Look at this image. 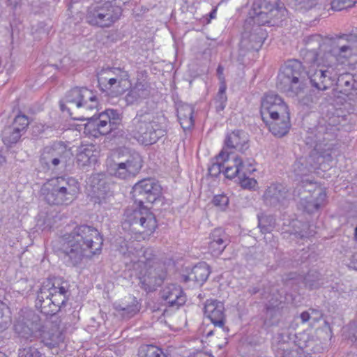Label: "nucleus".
<instances>
[{
    "label": "nucleus",
    "instance_id": "nucleus-1",
    "mask_svg": "<svg viewBox=\"0 0 357 357\" xmlns=\"http://www.w3.org/2000/svg\"><path fill=\"white\" fill-rule=\"evenodd\" d=\"M305 60L310 63L306 72L298 60L288 61L278 76L277 88L288 96L301 94L306 86V75L312 86L324 91L331 86L340 73L322 50H310L305 45Z\"/></svg>",
    "mask_w": 357,
    "mask_h": 357
},
{
    "label": "nucleus",
    "instance_id": "nucleus-2",
    "mask_svg": "<svg viewBox=\"0 0 357 357\" xmlns=\"http://www.w3.org/2000/svg\"><path fill=\"white\" fill-rule=\"evenodd\" d=\"M60 107L73 119L87 120L84 133L96 138L110 132L120 121L119 113L112 109H106L98 117L91 116L90 113L98 107V100L94 93L86 88L71 89L60 102Z\"/></svg>",
    "mask_w": 357,
    "mask_h": 357
},
{
    "label": "nucleus",
    "instance_id": "nucleus-3",
    "mask_svg": "<svg viewBox=\"0 0 357 357\" xmlns=\"http://www.w3.org/2000/svg\"><path fill=\"white\" fill-rule=\"evenodd\" d=\"M161 190L158 182L152 178H145L135 184L132 192L138 208L126 211L122 225L123 229L139 233L143 235V239L155 231L157 227L155 218L143 204L155 202L161 195Z\"/></svg>",
    "mask_w": 357,
    "mask_h": 357
},
{
    "label": "nucleus",
    "instance_id": "nucleus-4",
    "mask_svg": "<svg viewBox=\"0 0 357 357\" xmlns=\"http://www.w3.org/2000/svg\"><path fill=\"white\" fill-rule=\"evenodd\" d=\"M103 239L93 227L80 225L60 240L59 255L68 266H77L84 257L100 253Z\"/></svg>",
    "mask_w": 357,
    "mask_h": 357
},
{
    "label": "nucleus",
    "instance_id": "nucleus-5",
    "mask_svg": "<svg viewBox=\"0 0 357 357\" xmlns=\"http://www.w3.org/2000/svg\"><path fill=\"white\" fill-rule=\"evenodd\" d=\"M310 50H320L337 66L340 72L346 66L357 63V36L343 34L336 38H323L315 34L305 39Z\"/></svg>",
    "mask_w": 357,
    "mask_h": 357
},
{
    "label": "nucleus",
    "instance_id": "nucleus-6",
    "mask_svg": "<svg viewBox=\"0 0 357 357\" xmlns=\"http://www.w3.org/2000/svg\"><path fill=\"white\" fill-rule=\"evenodd\" d=\"M120 252L124 257L125 264L132 268L144 284L150 287L160 285L165 278V273L158 270L151 250H143L139 240L126 241L121 245Z\"/></svg>",
    "mask_w": 357,
    "mask_h": 357
},
{
    "label": "nucleus",
    "instance_id": "nucleus-7",
    "mask_svg": "<svg viewBox=\"0 0 357 357\" xmlns=\"http://www.w3.org/2000/svg\"><path fill=\"white\" fill-rule=\"evenodd\" d=\"M167 119L151 112L137 114L132 120L131 136L143 145L155 144L165 133Z\"/></svg>",
    "mask_w": 357,
    "mask_h": 357
},
{
    "label": "nucleus",
    "instance_id": "nucleus-8",
    "mask_svg": "<svg viewBox=\"0 0 357 357\" xmlns=\"http://www.w3.org/2000/svg\"><path fill=\"white\" fill-rule=\"evenodd\" d=\"M40 192L49 204H68L77 197L79 185L77 181L72 177L57 176L45 182Z\"/></svg>",
    "mask_w": 357,
    "mask_h": 357
},
{
    "label": "nucleus",
    "instance_id": "nucleus-9",
    "mask_svg": "<svg viewBox=\"0 0 357 357\" xmlns=\"http://www.w3.org/2000/svg\"><path fill=\"white\" fill-rule=\"evenodd\" d=\"M14 329L22 340L32 342L35 338L39 337L49 347H54L63 340L62 333L56 326H45L40 330L36 317H34V320L19 318L14 325Z\"/></svg>",
    "mask_w": 357,
    "mask_h": 357
},
{
    "label": "nucleus",
    "instance_id": "nucleus-10",
    "mask_svg": "<svg viewBox=\"0 0 357 357\" xmlns=\"http://www.w3.org/2000/svg\"><path fill=\"white\" fill-rule=\"evenodd\" d=\"M68 299L66 287L59 281H45L37 295L36 307L46 315L56 314Z\"/></svg>",
    "mask_w": 357,
    "mask_h": 357
},
{
    "label": "nucleus",
    "instance_id": "nucleus-11",
    "mask_svg": "<svg viewBox=\"0 0 357 357\" xmlns=\"http://www.w3.org/2000/svg\"><path fill=\"white\" fill-rule=\"evenodd\" d=\"M142 167V159L136 152L126 149L116 151L110 160H107L109 173L121 179L135 176Z\"/></svg>",
    "mask_w": 357,
    "mask_h": 357
},
{
    "label": "nucleus",
    "instance_id": "nucleus-12",
    "mask_svg": "<svg viewBox=\"0 0 357 357\" xmlns=\"http://www.w3.org/2000/svg\"><path fill=\"white\" fill-rule=\"evenodd\" d=\"M297 344L291 342L287 333H279L273 337L272 349L275 357H312L306 354L304 349L312 348L313 351L314 340L307 333H300L297 336Z\"/></svg>",
    "mask_w": 357,
    "mask_h": 357
},
{
    "label": "nucleus",
    "instance_id": "nucleus-13",
    "mask_svg": "<svg viewBox=\"0 0 357 357\" xmlns=\"http://www.w3.org/2000/svg\"><path fill=\"white\" fill-rule=\"evenodd\" d=\"M286 13L279 0H256L249 14L254 23L261 26L271 23L272 20H281Z\"/></svg>",
    "mask_w": 357,
    "mask_h": 357
},
{
    "label": "nucleus",
    "instance_id": "nucleus-14",
    "mask_svg": "<svg viewBox=\"0 0 357 357\" xmlns=\"http://www.w3.org/2000/svg\"><path fill=\"white\" fill-rule=\"evenodd\" d=\"M121 15V8L111 2H97L89 6L86 20L91 25L109 27L119 19Z\"/></svg>",
    "mask_w": 357,
    "mask_h": 357
},
{
    "label": "nucleus",
    "instance_id": "nucleus-15",
    "mask_svg": "<svg viewBox=\"0 0 357 357\" xmlns=\"http://www.w3.org/2000/svg\"><path fill=\"white\" fill-rule=\"evenodd\" d=\"M98 80L115 96L123 94L131 85L128 72L120 68L102 70L98 75Z\"/></svg>",
    "mask_w": 357,
    "mask_h": 357
},
{
    "label": "nucleus",
    "instance_id": "nucleus-16",
    "mask_svg": "<svg viewBox=\"0 0 357 357\" xmlns=\"http://www.w3.org/2000/svg\"><path fill=\"white\" fill-rule=\"evenodd\" d=\"M303 191L301 194L300 205L307 213H314L323 206L326 199L324 189L311 181H303Z\"/></svg>",
    "mask_w": 357,
    "mask_h": 357
},
{
    "label": "nucleus",
    "instance_id": "nucleus-17",
    "mask_svg": "<svg viewBox=\"0 0 357 357\" xmlns=\"http://www.w3.org/2000/svg\"><path fill=\"white\" fill-rule=\"evenodd\" d=\"M70 155V150L63 142H54L43 149L40 162L48 169H54L60 164H65Z\"/></svg>",
    "mask_w": 357,
    "mask_h": 357
},
{
    "label": "nucleus",
    "instance_id": "nucleus-18",
    "mask_svg": "<svg viewBox=\"0 0 357 357\" xmlns=\"http://www.w3.org/2000/svg\"><path fill=\"white\" fill-rule=\"evenodd\" d=\"M225 152L223 158L224 174L228 178L239 177L241 175L251 174L255 169L252 168V160H244L242 158L234 155L233 152H227V149H222Z\"/></svg>",
    "mask_w": 357,
    "mask_h": 357
},
{
    "label": "nucleus",
    "instance_id": "nucleus-19",
    "mask_svg": "<svg viewBox=\"0 0 357 357\" xmlns=\"http://www.w3.org/2000/svg\"><path fill=\"white\" fill-rule=\"evenodd\" d=\"M324 128L319 126L312 129L307 132L306 137V144L314 148L313 155H319L320 158L326 159L327 161L331 160L332 144L326 142V138L324 132Z\"/></svg>",
    "mask_w": 357,
    "mask_h": 357
},
{
    "label": "nucleus",
    "instance_id": "nucleus-20",
    "mask_svg": "<svg viewBox=\"0 0 357 357\" xmlns=\"http://www.w3.org/2000/svg\"><path fill=\"white\" fill-rule=\"evenodd\" d=\"M289 110L287 105L277 94L269 93L264 96L261 103V116L263 119H270Z\"/></svg>",
    "mask_w": 357,
    "mask_h": 357
},
{
    "label": "nucleus",
    "instance_id": "nucleus-21",
    "mask_svg": "<svg viewBox=\"0 0 357 357\" xmlns=\"http://www.w3.org/2000/svg\"><path fill=\"white\" fill-rule=\"evenodd\" d=\"M263 121L274 136L282 137L288 133L291 126L289 110Z\"/></svg>",
    "mask_w": 357,
    "mask_h": 357
},
{
    "label": "nucleus",
    "instance_id": "nucleus-22",
    "mask_svg": "<svg viewBox=\"0 0 357 357\" xmlns=\"http://www.w3.org/2000/svg\"><path fill=\"white\" fill-rule=\"evenodd\" d=\"M204 314L214 326L224 330L225 314L222 302L214 299L207 300L204 305Z\"/></svg>",
    "mask_w": 357,
    "mask_h": 357
},
{
    "label": "nucleus",
    "instance_id": "nucleus-23",
    "mask_svg": "<svg viewBox=\"0 0 357 357\" xmlns=\"http://www.w3.org/2000/svg\"><path fill=\"white\" fill-rule=\"evenodd\" d=\"M130 87V91L124 98L127 105H138L150 96V86L145 79H138L132 86Z\"/></svg>",
    "mask_w": 357,
    "mask_h": 357
},
{
    "label": "nucleus",
    "instance_id": "nucleus-24",
    "mask_svg": "<svg viewBox=\"0 0 357 357\" xmlns=\"http://www.w3.org/2000/svg\"><path fill=\"white\" fill-rule=\"evenodd\" d=\"M230 242L229 236L222 228L214 229L209 236L208 251L213 256H220Z\"/></svg>",
    "mask_w": 357,
    "mask_h": 357
},
{
    "label": "nucleus",
    "instance_id": "nucleus-25",
    "mask_svg": "<svg viewBox=\"0 0 357 357\" xmlns=\"http://www.w3.org/2000/svg\"><path fill=\"white\" fill-rule=\"evenodd\" d=\"M161 297L170 306L178 307L186 301L181 287L176 284L166 285L161 291Z\"/></svg>",
    "mask_w": 357,
    "mask_h": 357
},
{
    "label": "nucleus",
    "instance_id": "nucleus-26",
    "mask_svg": "<svg viewBox=\"0 0 357 357\" xmlns=\"http://www.w3.org/2000/svg\"><path fill=\"white\" fill-rule=\"evenodd\" d=\"M287 190L280 183H272L264 194V201L266 205L277 206L287 198Z\"/></svg>",
    "mask_w": 357,
    "mask_h": 357
},
{
    "label": "nucleus",
    "instance_id": "nucleus-27",
    "mask_svg": "<svg viewBox=\"0 0 357 357\" xmlns=\"http://www.w3.org/2000/svg\"><path fill=\"white\" fill-rule=\"evenodd\" d=\"M248 137L245 132L236 130L227 135L222 149H227V152H233V150L241 152L248 149Z\"/></svg>",
    "mask_w": 357,
    "mask_h": 357
},
{
    "label": "nucleus",
    "instance_id": "nucleus-28",
    "mask_svg": "<svg viewBox=\"0 0 357 357\" xmlns=\"http://www.w3.org/2000/svg\"><path fill=\"white\" fill-rule=\"evenodd\" d=\"M99 155V152L93 145L82 146L77 153V163L78 165L84 167L95 164Z\"/></svg>",
    "mask_w": 357,
    "mask_h": 357
},
{
    "label": "nucleus",
    "instance_id": "nucleus-29",
    "mask_svg": "<svg viewBox=\"0 0 357 357\" xmlns=\"http://www.w3.org/2000/svg\"><path fill=\"white\" fill-rule=\"evenodd\" d=\"M335 82L344 93L357 90V74L340 73Z\"/></svg>",
    "mask_w": 357,
    "mask_h": 357
},
{
    "label": "nucleus",
    "instance_id": "nucleus-30",
    "mask_svg": "<svg viewBox=\"0 0 357 357\" xmlns=\"http://www.w3.org/2000/svg\"><path fill=\"white\" fill-rule=\"evenodd\" d=\"M177 116L184 130L190 129L193 126V107L191 105L188 104L180 105L177 109Z\"/></svg>",
    "mask_w": 357,
    "mask_h": 357
},
{
    "label": "nucleus",
    "instance_id": "nucleus-31",
    "mask_svg": "<svg viewBox=\"0 0 357 357\" xmlns=\"http://www.w3.org/2000/svg\"><path fill=\"white\" fill-rule=\"evenodd\" d=\"M210 273L208 265L205 262H201L192 268L187 279L202 284L208 279Z\"/></svg>",
    "mask_w": 357,
    "mask_h": 357
},
{
    "label": "nucleus",
    "instance_id": "nucleus-32",
    "mask_svg": "<svg viewBox=\"0 0 357 357\" xmlns=\"http://www.w3.org/2000/svg\"><path fill=\"white\" fill-rule=\"evenodd\" d=\"M22 135V134L20 132L19 128L11 126L3 131L2 140L6 145L10 146L17 143Z\"/></svg>",
    "mask_w": 357,
    "mask_h": 357
},
{
    "label": "nucleus",
    "instance_id": "nucleus-33",
    "mask_svg": "<svg viewBox=\"0 0 357 357\" xmlns=\"http://www.w3.org/2000/svg\"><path fill=\"white\" fill-rule=\"evenodd\" d=\"M139 357H167L160 348L153 345H142L139 349Z\"/></svg>",
    "mask_w": 357,
    "mask_h": 357
},
{
    "label": "nucleus",
    "instance_id": "nucleus-34",
    "mask_svg": "<svg viewBox=\"0 0 357 357\" xmlns=\"http://www.w3.org/2000/svg\"><path fill=\"white\" fill-rule=\"evenodd\" d=\"M224 156L225 152L221 151L220 153L215 158L211 165L208 167V173L212 176H217L221 172L224 174Z\"/></svg>",
    "mask_w": 357,
    "mask_h": 357
},
{
    "label": "nucleus",
    "instance_id": "nucleus-35",
    "mask_svg": "<svg viewBox=\"0 0 357 357\" xmlns=\"http://www.w3.org/2000/svg\"><path fill=\"white\" fill-rule=\"evenodd\" d=\"M11 323L10 312L8 306L0 301V331L8 328Z\"/></svg>",
    "mask_w": 357,
    "mask_h": 357
},
{
    "label": "nucleus",
    "instance_id": "nucleus-36",
    "mask_svg": "<svg viewBox=\"0 0 357 357\" xmlns=\"http://www.w3.org/2000/svg\"><path fill=\"white\" fill-rule=\"evenodd\" d=\"M306 159L301 158L296 160L293 165V170L297 176H302L307 175L313 169V165L310 163V166H307Z\"/></svg>",
    "mask_w": 357,
    "mask_h": 357
},
{
    "label": "nucleus",
    "instance_id": "nucleus-37",
    "mask_svg": "<svg viewBox=\"0 0 357 357\" xmlns=\"http://www.w3.org/2000/svg\"><path fill=\"white\" fill-rule=\"evenodd\" d=\"M226 85L224 82L221 83L218 93L215 98L216 109L220 112L225 109L227 101V97L226 95Z\"/></svg>",
    "mask_w": 357,
    "mask_h": 357
},
{
    "label": "nucleus",
    "instance_id": "nucleus-38",
    "mask_svg": "<svg viewBox=\"0 0 357 357\" xmlns=\"http://www.w3.org/2000/svg\"><path fill=\"white\" fill-rule=\"evenodd\" d=\"M115 309L122 312V316L128 318L132 317L139 310L136 300H134L130 305H115Z\"/></svg>",
    "mask_w": 357,
    "mask_h": 357
},
{
    "label": "nucleus",
    "instance_id": "nucleus-39",
    "mask_svg": "<svg viewBox=\"0 0 357 357\" xmlns=\"http://www.w3.org/2000/svg\"><path fill=\"white\" fill-rule=\"evenodd\" d=\"M251 45L250 48L255 50H258L263 45L265 34L262 32L261 29H258V32L256 33H252L250 36Z\"/></svg>",
    "mask_w": 357,
    "mask_h": 357
},
{
    "label": "nucleus",
    "instance_id": "nucleus-40",
    "mask_svg": "<svg viewBox=\"0 0 357 357\" xmlns=\"http://www.w3.org/2000/svg\"><path fill=\"white\" fill-rule=\"evenodd\" d=\"M29 124L28 117L24 114H19L15 118L12 126L19 128L20 132L23 134Z\"/></svg>",
    "mask_w": 357,
    "mask_h": 357
},
{
    "label": "nucleus",
    "instance_id": "nucleus-41",
    "mask_svg": "<svg viewBox=\"0 0 357 357\" xmlns=\"http://www.w3.org/2000/svg\"><path fill=\"white\" fill-rule=\"evenodd\" d=\"M356 0H332L331 2V9L333 10H341L354 5Z\"/></svg>",
    "mask_w": 357,
    "mask_h": 357
},
{
    "label": "nucleus",
    "instance_id": "nucleus-42",
    "mask_svg": "<svg viewBox=\"0 0 357 357\" xmlns=\"http://www.w3.org/2000/svg\"><path fill=\"white\" fill-rule=\"evenodd\" d=\"M250 174H245V176L241 175L238 177L239 183L242 188L246 189H255L257 185V182L255 178H249L248 175Z\"/></svg>",
    "mask_w": 357,
    "mask_h": 357
},
{
    "label": "nucleus",
    "instance_id": "nucleus-43",
    "mask_svg": "<svg viewBox=\"0 0 357 357\" xmlns=\"http://www.w3.org/2000/svg\"><path fill=\"white\" fill-rule=\"evenodd\" d=\"M18 357H43V355L34 347H25L19 350Z\"/></svg>",
    "mask_w": 357,
    "mask_h": 357
},
{
    "label": "nucleus",
    "instance_id": "nucleus-44",
    "mask_svg": "<svg viewBox=\"0 0 357 357\" xmlns=\"http://www.w3.org/2000/svg\"><path fill=\"white\" fill-rule=\"evenodd\" d=\"M213 202L220 210H225L229 204V198L223 194L214 196Z\"/></svg>",
    "mask_w": 357,
    "mask_h": 357
},
{
    "label": "nucleus",
    "instance_id": "nucleus-45",
    "mask_svg": "<svg viewBox=\"0 0 357 357\" xmlns=\"http://www.w3.org/2000/svg\"><path fill=\"white\" fill-rule=\"evenodd\" d=\"M93 191L94 194H97L92 197L94 203H98L99 204H101L105 201L106 198V193L103 192L102 190H100L99 186L98 185L96 187L95 185H93Z\"/></svg>",
    "mask_w": 357,
    "mask_h": 357
},
{
    "label": "nucleus",
    "instance_id": "nucleus-46",
    "mask_svg": "<svg viewBox=\"0 0 357 357\" xmlns=\"http://www.w3.org/2000/svg\"><path fill=\"white\" fill-rule=\"evenodd\" d=\"M296 4L299 6L301 9L308 10L314 7L317 0H294Z\"/></svg>",
    "mask_w": 357,
    "mask_h": 357
},
{
    "label": "nucleus",
    "instance_id": "nucleus-47",
    "mask_svg": "<svg viewBox=\"0 0 357 357\" xmlns=\"http://www.w3.org/2000/svg\"><path fill=\"white\" fill-rule=\"evenodd\" d=\"M302 227H303L302 230L298 231V230L295 229L292 234L296 236H299L301 238H305V237H309L312 235L311 231H308V225H307L303 224L302 225Z\"/></svg>",
    "mask_w": 357,
    "mask_h": 357
},
{
    "label": "nucleus",
    "instance_id": "nucleus-48",
    "mask_svg": "<svg viewBox=\"0 0 357 357\" xmlns=\"http://www.w3.org/2000/svg\"><path fill=\"white\" fill-rule=\"evenodd\" d=\"M321 313L317 310L310 309L311 324H313L320 320Z\"/></svg>",
    "mask_w": 357,
    "mask_h": 357
},
{
    "label": "nucleus",
    "instance_id": "nucleus-49",
    "mask_svg": "<svg viewBox=\"0 0 357 357\" xmlns=\"http://www.w3.org/2000/svg\"><path fill=\"white\" fill-rule=\"evenodd\" d=\"M301 321L303 324H305L306 322H310L311 324V319H310V309L307 311H305L302 312L300 315Z\"/></svg>",
    "mask_w": 357,
    "mask_h": 357
},
{
    "label": "nucleus",
    "instance_id": "nucleus-50",
    "mask_svg": "<svg viewBox=\"0 0 357 357\" xmlns=\"http://www.w3.org/2000/svg\"><path fill=\"white\" fill-rule=\"evenodd\" d=\"M310 275H308L305 278V285L309 287L310 289H313L319 287V284L317 282H314L310 280Z\"/></svg>",
    "mask_w": 357,
    "mask_h": 357
},
{
    "label": "nucleus",
    "instance_id": "nucleus-51",
    "mask_svg": "<svg viewBox=\"0 0 357 357\" xmlns=\"http://www.w3.org/2000/svg\"><path fill=\"white\" fill-rule=\"evenodd\" d=\"M45 126L44 125H42V124H37V125H35L34 126H33L32 129H33V132L36 135H40V133H42L44 130H45Z\"/></svg>",
    "mask_w": 357,
    "mask_h": 357
},
{
    "label": "nucleus",
    "instance_id": "nucleus-52",
    "mask_svg": "<svg viewBox=\"0 0 357 357\" xmlns=\"http://www.w3.org/2000/svg\"><path fill=\"white\" fill-rule=\"evenodd\" d=\"M217 8H213L211 13H209L210 19L207 20V23H209L211 20L215 19L216 17Z\"/></svg>",
    "mask_w": 357,
    "mask_h": 357
},
{
    "label": "nucleus",
    "instance_id": "nucleus-53",
    "mask_svg": "<svg viewBox=\"0 0 357 357\" xmlns=\"http://www.w3.org/2000/svg\"><path fill=\"white\" fill-rule=\"evenodd\" d=\"M11 6H16L19 2V0H8Z\"/></svg>",
    "mask_w": 357,
    "mask_h": 357
},
{
    "label": "nucleus",
    "instance_id": "nucleus-54",
    "mask_svg": "<svg viewBox=\"0 0 357 357\" xmlns=\"http://www.w3.org/2000/svg\"><path fill=\"white\" fill-rule=\"evenodd\" d=\"M300 225H301V222L297 221V220H294L292 222L293 227H298Z\"/></svg>",
    "mask_w": 357,
    "mask_h": 357
},
{
    "label": "nucleus",
    "instance_id": "nucleus-55",
    "mask_svg": "<svg viewBox=\"0 0 357 357\" xmlns=\"http://www.w3.org/2000/svg\"><path fill=\"white\" fill-rule=\"evenodd\" d=\"M217 72L219 75H222L223 73V68L221 66H218Z\"/></svg>",
    "mask_w": 357,
    "mask_h": 357
},
{
    "label": "nucleus",
    "instance_id": "nucleus-56",
    "mask_svg": "<svg viewBox=\"0 0 357 357\" xmlns=\"http://www.w3.org/2000/svg\"><path fill=\"white\" fill-rule=\"evenodd\" d=\"M354 337L355 338V341L357 342V326H356L354 331Z\"/></svg>",
    "mask_w": 357,
    "mask_h": 357
},
{
    "label": "nucleus",
    "instance_id": "nucleus-57",
    "mask_svg": "<svg viewBox=\"0 0 357 357\" xmlns=\"http://www.w3.org/2000/svg\"><path fill=\"white\" fill-rule=\"evenodd\" d=\"M261 231H262L263 232H268V231H269V229H267V228H265V227H261Z\"/></svg>",
    "mask_w": 357,
    "mask_h": 357
},
{
    "label": "nucleus",
    "instance_id": "nucleus-58",
    "mask_svg": "<svg viewBox=\"0 0 357 357\" xmlns=\"http://www.w3.org/2000/svg\"><path fill=\"white\" fill-rule=\"evenodd\" d=\"M213 331H209V332H208V333H207V337H209V336L213 335Z\"/></svg>",
    "mask_w": 357,
    "mask_h": 357
},
{
    "label": "nucleus",
    "instance_id": "nucleus-59",
    "mask_svg": "<svg viewBox=\"0 0 357 357\" xmlns=\"http://www.w3.org/2000/svg\"><path fill=\"white\" fill-rule=\"evenodd\" d=\"M272 312H273V310H272V309H269V308H268V310H267V314H272Z\"/></svg>",
    "mask_w": 357,
    "mask_h": 357
},
{
    "label": "nucleus",
    "instance_id": "nucleus-60",
    "mask_svg": "<svg viewBox=\"0 0 357 357\" xmlns=\"http://www.w3.org/2000/svg\"><path fill=\"white\" fill-rule=\"evenodd\" d=\"M4 162V158L0 155V162Z\"/></svg>",
    "mask_w": 357,
    "mask_h": 357
},
{
    "label": "nucleus",
    "instance_id": "nucleus-61",
    "mask_svg": "<svg viewBox=\"0 0 357 357\" xmlns=\"http://www.w3.org/2000/svg\"><path fill=\"white\" fill-rule=\"evenodd\" d=\"M355 237L357 238V227L355 229Z\"/></svg>",
    "mask_w": 357,
    "mask_h": 357
},
{
    "label": "nucleus",
    "instance_id": "nucleus-62",
    "mask_svg": "<svg viewBox=\"0 0 357 357\" xmlns=\"http://www.w3.org/2000/svg\"><path fill=\"white\" fill-rule=\"evenodd\" d=\"M92 179H93V182L95 180H97L98 178H97L96 176H93Z\"/></svg>",
    "mask_w": 357,
    "mask_h": 357
},
{
    "label": "nucleus",
    "instance_id": "nucleus-63",
    "mask_svg": "<svg viewBox=\"0 0 357 357\" xmlns=\"http://www.w3.org/2000/svg\"><path fill=\"white\" fill-rule=\"evenodd\" d=\"M259 226L261 227V221L259 220Z\"/></svg>",
    "mask_w": 357,
    "mask_h": 357
},
{
    "label": "nucleus",
    "instance_id": "nucleus-64",
    "mask_svg": "<svg viewBox=\"0 0 357 357\" xmlns=\"http://www.w3.org/2000/svg\"><path fill=\"white\" fill-rule=\"evenodd\" d=\"M0 357H5L3 354H0Z\"/></svg>",
    "mask_w": 357,
    "mask_h": 357
}]
</instances>
